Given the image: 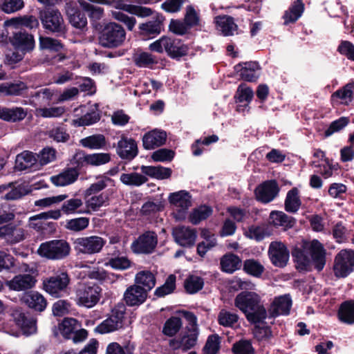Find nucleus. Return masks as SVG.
Masks as SVG:
<instances>
[{
    "label": "nucleus",
    "instance_id": "1a4fd4ad",
    "mask_svg": "<svg viewBox=\"0 0 354 354\" xmlns=\"http://www.w3.org/2000/svg\"><path fill=\"white\" fill-rule=\"evenodd\" d=\"M40 19L44 28L49 32L62 33L65 26L64 19L58 10L46 9L40 12Z\"/></svg>",
    "mask_w": 354,
    "mask_h": 354
},
{
    "label": "nucleus",
    "instance_id": "37998d69",
    "mask_svg": "<svg viewBox=\"0 0 354 354\" xmlns=\"http://www.w3.org/2000/svg\"><path fill=\"white\" fill-rule=\"evenodd\" d=\"M301 204L298 189L292 188L288 191L285 200V209L288 212L295 213L299 210Z\"/></svg>",
    "mask_w": 354,
    "mask_h": 354
},
{
    "label": "nucleus",
    "instance_id": "5701e85b",
    "mask_svg": "<svg viewBox=\"0 0 354 354\" xmlns=\"http://www.w3.org/2000/svg\"><path fill=\"white\" fill-rule=\"evenodd\" d=\"M147 292L141 286L133 285L129 287L124 294V299L128 306H138L147 299Z\"/></svg>",
    "mask_w": 354,
    "mask_h": 354
},
{
    "label": "nucleus",
    "instance_id": "0e129e2a",
    "mask_svg": "<svg viewBox=\"0 0 354 354\" xmlns=\"http://www.w3.org/2000/svg\"><path fill=\"white\" fill-rule=\"evenodd\" d=\"M64 112L65 108L64 106L40 107L36 109V114L43 118L60 117Z\"/></svg>",
    "mask_w": 354,
    "mask_h": 354
},
{
    "label": "nucleus",
    "instance_id": "b1692460",
    "mask_svg": "<svg viewBox=\"0 0 354 354\" xmlns=\"http://www.w3.org/2000/svg\"><path fill=\"white\" fill-rule=\"evenodd\" d=\"M85 209L86 214H90L93 212H97L100 208L106 207L109 205L110 198L109 194L102 192L97 195H91L85 197Z\"/></svg>",
    "mask_w": 354,
    "mask_h": 354
},
{
    "label": "nucleus",
    "instance_id": "c03bdc74",
    "mask_svg": "<svg viewBox=\"0 0 354 354\" xmlns=\"http://www.w3.org/2000/svg\"><path fill=\"white\" fill-rule=\"evenodd\" d=\"M304 10L303 3L300 0L295 1L284 14L285 24L295 22L301 16Z\"/></svg>",
    "mask_w": 354,
    "mask_h": 354
},
{
    "label": "nucleus",
    "instance_id": "9b49d317",
    "mask_svg": "<svg viewBox=\"0 0 354 354\" xmlns=\"http://www.w3.org/2000/svg\"><path fill=\"white\" fill-rule=\"evenodd\" d=\"M158 243V237L155 232L148 231L140 235L131 244L133 252L149 254L153 252Z\"/></svg>",
    "mask_w": 354,
    "mask_h": 354
},
{
    "label": "nucleus",
    "instance_id": "ea45409f",
    "mask_svg": "<svg viewBox=\"0 0 354 354\" xmlns=\"http://www.w3.org/2000/svg\"><path fill=\"white\" fill-rule=\"evenodd\" d=\"M141 171L145 175L158 180L169 178L171 174V169L162 166H142Z\"/></svg>",
    "mask_w": 354,
    "mask_h": 354
},
{
    "label": "nucleus",
    "instance_id": "c9c22d12",
    "mask_svg": "<svg viewBox=\"0 0 354 354\" xmlns=\"http://www.w3.org/2000/svg\"><path fill=\"white\" fill-rule=\"evenodd\" d=\"M5 26L19 28L24 26L28 28H36L39 25L37 19L33 16L13 17L4 23Z\"/></svg>",
    "mask_w": 354,
    "mask_h": 354
},
{
    "label": "nucleus",
    "instance_id": "3c124183",
    "mask_svg": "<svg viewBox=\"0 0 354 354\" xmlns=\"http://www.w3.org/2000/svg\"><path fill=\"white\" fill-rule=\"evenodd\" d=\"M218 324L224 327L233 328L238 322L239 316L234 313L222 309L218 315Z\"/></svg>",
    "mask_w": 354,
    "mask_h": 354
},
{
    "label": "nucleus",
    "instance_id": "aec40b11",
    "mask_svg": "<svg viewBox=\"0 0 354 354\" xmlns=\"http://www.w3.org/2000/svg\"><path fill=\"white\" fill-rule=\"evenodd\" d=\"M279 187L275 180H268L259 185L255 190L257 200L268 203L278 194Z\"/></svg>",
    "mask_w": 354,
    "mask_h": 354
},
{
    "label": "nucleus",
    "instance_id": "473e14b6",
    "mask_svg": "<svg viewBox=\"0 0 354 354\" xmlns=\"http://www.w3.org/2000/svg\"><path fill=\"white\" fill-rule=\"evenodd\" d=\"M61 210L67 215L69 214H86L83 201L79 198H72L66 201L62 205Z\"/></svg>",
    "mask_w": 354,
    "mask_h": 354
},
{
    "label": "nucleus",
    "instance_id": "72a5a7b5",
    "mask_svg": "<svg viewBox=\"0 0 354 354\" xmlns=\"http://www.w3.org/2000/svg\"><path fill=\"white\" fill-rule=\"evenodd\" d=\"M54 95V91L48 88H41L30 95V104L35 107L39 108L48 104Z\"/></svg>",
    "mask_w": 354,
    "mask_h": 354
},
{
    "label": "nucleus",
    "instance_id": "864d4df0",
    "mask_svg": "<svg viewBox=\"0 0 354 354\" xmlns=\"http://www.w3.org/2000/svg\"><path fill=\"white\" fill-rule=\"evenodd\" d=\"M46 135L57 142H66L70 139V135L63 126H56L50 129Z\"/></svg>",
    "mask_w": 354,
    "mask_h": 354
},
{
    "label": "nucleus",
    "instance_id": "bb28decb",
    "mask_svg": "<svg viewBox=\"0 0 354 354\" xmlns=\"http://www.w3.org/2000/svg\"><path fill=\"white\" fill-rule=\"evenodd\" d=\"M167 43L168 46L166 47L165 52L173 59H180L188 53V46L183 44L180 39L168 37Z\"/></svg>",
    "mask_w": 354,
    "mask_h": 354
},
{
    "label": "nucleus",
    "instance_id": "e433bc0d",
    "mask_svg": "<svg viewBox=\"0 0 354 354\" xmlns=\"http://www.w3.org/2000/svg\"><path fill=\"white\" fill-rule=\"evenodd\" d=\"M136 285L141 286L147 292L150 291L156 285L154 274L148 270L139 272L135 277Z\"/></svg>",
    "mask_w": 354,
    "mask_h": 354
},
{
    "label": "nucleus",
    "instance_id": "a211bd4d",
    "mask_svg": "<svg viewBox=\"0 0 354 354\" xmlns=\"http://www.w3.org/2000/svg\"><path fill=\"white\" fill-rule=\"evenodd\" d=\"M268 253L272 263L274 265H286L289 260V251L281 241H272L270 244Z\"/></svg>",
    "mask_w": 354,
    "mask_h": 354
},
{
    "label": "nucleus",
    "instance_id": "39448f33",
    "mask_svg": "<svg viewBox=\"0 0 354 354\" xmlns=\"http://www.w3.org/2000/svg\"><path fill=\"white\" fill-rule=\"evenodd\" d=\"M168 201L172 209V215L176 220L183 221L187 215V211L192 205V196L185 190L169 194Z\"/></svg>",
    "mask_w": 354,
    "mask_h": 354
},
{
    "label": "nucleus",
    "instance_id": "a18cd8bd",
    "mask_svg": "<svg viewBox=\"0 0 354 354\" xmlns=\"http://www.w3.org/2000/svg\"><path fill=\"white\" fill-rule=\"evenodd\" d=\"M80 6L88 13L91 20L99 21L104 16V9L101 7L94 6L84 0H78Z\"/></svg>",
    "mask_w": 354,
    "mask_h": 354
},
{
    "label": "nucleus",
    "instance_id": "2eb2a0df",
    "mask_svg": "<svg viewBox=\"0 0 354 354\" xmlns=\"http://www.w3.org/2000/svg\"><path fill=\"white\" fill-rule=\"evenodd\" d=\"M10 41L16 50L23 53L31 52L35 46L33 35L21 30L13 32Z\"/></svg>",
    "mask_w": 354,
    "mask_h": 354
},
{
    "label": "nucleus",
    "instance_id": "ddd939ff",
    "mask_svg": "<svg viewBox=\"0 0 354 354\" xmlns=\"http://www.w3.org/2000/svg\"><path fill=\"white\" fill-rule=\"evenodd\" d=\"M124 314L123 307H122V309L114 308L112 310L111 315L99 324L95 328V331L100 334H104L119 329L122 326Z\"/></svg>",
    "mask_w": 354,
    "mask_h": 354
},
{
    "label": "nucleus",
    "instance_id": "680f3d73",
    "mask_svg": "<svg viewBox=\"0 0 354 354\" xmlns=\"http://www.w3.org/2000/svg\"><path fill=\"white\" fill-rule=\"evenodd\" d=\"M89 225V218L87 217H79L68 220L66 228L73 232H80L86 229Z\"/></svg>",
    "mask_w": 354,
    "mask_h": 354
},
{
    "label": "nucleus",
    "instance_id": "412c9836",
    "mask_svg": "<svg viewBox=\"0 0 354 354\" xmlns=\"http://www.w3.org/2000/svg\"><path fill=\"white\" fill-rule=\"evenodd\" d=\"M292 306V299L289 295H284L274 298L269 313L271 317L279 315H288Z\"/></svg>",
    "mask_w": 354,
    "mask_h": 354
},
{
    "label": "nucleus",
    "instance_id": "de8ad7c7",
    "mask_svg": "<svg viewBox=\"0 0 354 354\" xmlns=\"http://www.w3.org/2000/svg\"><path fill=\"white\" fill-rule=\"evenodd\" d=\"M354 97V84H348L342 88L337 90L332 95V98H338L342 104H348Z\"/></svg>",
    "mask_w": 354,
    "mask_h": 354
},
{
    "label": "nucleus",
    "instance_id": "f03ea898",
    "mask_svg": "<svg viewBox=\"0 0 354 354\" xmlns=\"http://www.w3.org/2000/svg\"><path fill=\"white\" fill-rule=\"evenodd\" d=\"M292 257L297 266H309L312 262L318 266L325 264V250L317 240L310 242L304 241L300 246H296L292 250Z\"/></svg>",
    "mask_w": 354,
    "mask_h": 354
},
{
    "label": "nucleus",
    "instance_id": "052dcab7",
    "mask_svg": "<svg viewBox=\"0 0 354 354\" xmlns=\"http://www.w3.org/2000/svg\"><path fill=\"white\" fill-rule=\"evenodd\" d=\"M39 48L50 51L59 52L63 49L62 44L57 39L48 37L40 36L39 39Z\"/></svg>",
    "mask_w": 354,
    "mask_h": 354
},
{
    "label": "nucleus",
    "instance_id": "09e8293b",
    "mask_svg": "<svg viewBox=\"0 0 354 354\" xmlns=\"http://www.w3.org/2000/svg\"><path fill=\"white\" fill-rule=\"evenodd\" d=\"M133 61L137 66L140 68H151L157 63L155 57L147 52L135 53L133 56Z\"/></svg>",
    "mask_w": 354,
    "mask_h": 354
},
{
    "label": "nucleus",
    "instance_id": "49530a36",
    "mask_svg": "<svg viewBox=\"0 0 354 354\" xmlns=\"http://www.w3.org/2000/svg\"><path fill=\"white\" fill-rule=\"evenodd\" d=\"M212 214V209L210 207L201 205L192 211L189 216V220L192 224L197 225L208 218Z\"/></svg>",
    "mask_w": 354,
    "mask_h": 354
},
{
    "label": "nucleus",
    "instance_id": "c756f323",
    "mask_svg": "<svg viewBox=\"0 0 354 354\" xmlns=\"http://www.w3.org/2000/svg\"><path fill=\"white\" fill-rule=\"evenodd\" d=\"M270 222L274 227L286 230L294 225L295 219L283 212L272 211L270 214Z\"/></svg>",
    "mask_w": 354,
    "mask_h": 354
},
{
    "label": "nucleus",
    "instance_id": "338daca9",
    "mask_svg": "<svg viewBox=\"0 0 354 354\" xmlns=\"http://www.w3.org/2000/svg\"><path fill=\"white\" fill-rule=\"evenodd\" d=\"M266 232L264 226L251 225L245 231L244 234L250 239L259 241L268 235Z\"/></svg>",
    "mask_w": 354,
    "mask_h": 354
},
{
    "label": "nucleus",
    "instance_id": "9d476101",
    "mask_svg": "<svg viewBox=\"0 0 354 354\" xmlns=\"http://www.w3.org/2000/svg\"><path fill=\"white\" fill-rule=\"evenodd\" d=\"M105 243L102 237L91 236L76 239L74 245L77 252L91 254L100 252Z\"/></svg>",
    "mask_w": 354,
    "mask_h": 354
},
{
    "label": "nucleus",
    "instance_id": "6ab92c4d",
    "mask_svg": "<svg viewBox=\"0 0 354 354\" xmlns=\"http://www.w3.org/2000/svg\"><path fill=\"white\" fill-rule=\"evenodd\" d=\"M116 151L122 159L132 160L138 155L137 143L131 138L122 136L118 142Z\"/></svg>",
    "mask_w": 354,
    "mask_h": 354
},
{
    "label": "nucleus",
    "instance_id": "20e7f679",
    "mask_svg": "<svg viewBox=\"0 0 354 354\" xmlns=\"http://www.w3.org/2000/svg\"><path fill=\"white\" fill-rule=\"evenodd\" d=\"M126 39L124 28L115 22H109L103 28L100 37V44L105 48H117L123 44Z\"/></svg>",
    "mask_w": 354,
    "mask_h": 354
},
{
    "label": "nucleus",
    "instance_id": "13d9d810",
    "mask_svg": "<svg viewBox=\"0 0 354 354\" xmlns=\"http://www.w3.org/2000/svg\"><path fill=\"white\" fill-rule=\"evenodd\" d=\"M203 279L195 275L188 277L184 283L185 289L189 294H194L198 292L203 288Z\"/></svg>",
    "mask_w": 354,
    "mask_h": 354
},
{
    "label": "nucleus",
    "instance_id": "c85d7f7f",
    "mask_svg": "<svg viewBox=\"0 0 354 354\" xmlns=\"http://www.w3.org/2000/svg\"><path fill=\"white\" fill-rule=\"evenodd\" d=\"M0 238L7 241L15 243L22 241L24 239V230L21 228L15 227L9 224L0 227Z\"/></svg>",
    "mask_w": 354,
    "mask_h": 354
},
{
    "label": "nucleus",
    "instance_id": "69168bd1",
    "mask_svg": "<svg viewBox=\"0 0 354 354\" xmlns=\"http://www.w3.org/2000/svg\"><path fill=\"white\" fill-rule=\"evenodd\" d=\"M335 266H354V252L351 250H342L335 257Z\"/></svg>",
    "mask_w": 354,
    "mask_h": 354
},
{
    "label": "nucleus",
    "instance_id": "f8f14e48",
    "mask_svg": "<svg viewBox=\"0 0 354 354\" xmlns=\"http://www.w3.org/2000/svg\"><path fill=\"white\" fill-rule=\"evenodd\" d=\"M69 278L66 272H62L59 275L50 277L44 281L45 290L54 297H60L65 292L69 283Z\"/></svg>",
    "mask_w": 354,
    "mask_h": 354
},
{
    "label": "nucleus",
    "instance_id": "7c9ffc66",
    "mask_svg": "<svg viewBox=\"0 0 354 354\" xmlns=\"http://www.w3.org/2000/svg\"><path fill=\"white\" fill-rule=\"evenodd\" d=\"M214 21L218 30L224 36L232 35L237 29V26L232 17L223 15L215 17Z\"/></svg>",
    "mask_w": 354,
    "mask_h": 354
},
{
    "label": "nucleus",
    "instance_id": "79ce46f5",
    "mask_svg": "<svg viewBox=\"0 0 354 354\" xmlns=\"http://www.w3.org/2000/svg\"><path fill=\"white\" fill-rule=\"evenodd\" d=\"M80 144L86 148L91 149H100L105 147L106 144V138L102 134H94L80 141Z\"/></svg>",
    "mask_w": 354,
    "mask_h": 354
},
{
    "label": "nucleus",
    "instance_id": "0eeeda50",
    "mask_svg": "<svg viewBox=\"0 0 354 354\" xmlns=\"http://www.w3.org/2000/svg\"><path fill=\"white\" fill-rule=\"evenodd\" d=\"M69 244L64 240H53L40 245L38 254L49 259H62L69 254Z\"/></svg>",
    "mask_w": 354,
    "mask_h": 354
},
{
    "label": "nucleus",
    "instance_id": "a878e982",
    "mask_svg": "<svg viewBox=\"0 0 354 354\" xmlns=\"http://www.w3.org/2000/svg\"><path fill=\"white\" fill-rule=\"evenodd\" d=\"M237 71L240 73L241 78L248 82H254L259 76L260 67L257 62H250L239 64L235 66Z\"/></svg>",
    "mask_w": 354,
    "mask_h": 354
},
{
    "label": "nucleus",
    "instance_id": "2f4dec72",
    "mask_svg": "<svg viewBox=\"0 0 354 354\" xmlns=\"http://www.w3.org/2000/svg\"><path fill=\"white\" fill-rule=\"evenodd\" d=\"M27 111L21 107H0V119L8 122H17L24 120Z\"/></svg>",
    "mask_w": 354,
    "mask_h": 354
},
{
    "label": "nucleus",
    "instance_id": "5fc2aeb1",
    "mask_svg": "<svg viewBox=\"0 0 354 354\" xmlns=\"http://www.w3.org/2000/svg\"><path fill=\"white\" fill-rule=\"evenodd\" d=\"M97 179L98 180L97 182L92 183L84 191V194L85 197H88L91 195H97L96 194L105 189L107 186V183L112 180L110 178L105 176H99Z\"/></svg>",
    "mask_w": 354,
    "mask_h": 354
},
{
    "label": "nucleus",
    "instance_id": "58836bf2",
    "mask_svg": "<svg viewBox=\"0 0 354 354\" xmlns=\"http://www.w3.org/2000/svg\"><path fill=\"white\" fill-rule=\"evenodd\" d=\"M77 322L73 318H64L59 324L58 328H55L53 333L55 336L60 333L64 338L71 339L72 334L76 328Z\"/></svg>",
    "mask_w": 354,
    "mask_h": 354
},
{
    "label": "nucleus",
    "instance_id": "393cba45",
    "mask_svg": "<svg viewBox=\"0 0 354 354\" xmlns=\"http://www.w3.org/2000/svg\"><path fill=\"white\" fill-rule=\"evenodd\" d=\"M167 135L165 131L153 130L143 136V147L146 149H153L165 144Z\"/></svg>",
    "mask_w": 354,
    "mask_h": 354
},
{
    "label": "nucleus",
    "instance_id": "4c0bfd02",
    "mask_svg": "<svg viewBox=\"0 0 354 354\" xmlns=\"http://www.w3.org/2000/svg\"><path fill=\"white\" fill-rule=\"evenodd\" d=\"M339 319L347 324H354V301L343 302L338 310Z\"/></svg>",
    "mask_w": 354,
    "mask_h": 354
},
{
    "label": "nucleus",
    "instance_id": "4be33fe9",
    "mask_svg": "<svg viewBox=\"0 0 354 354\" xmlns=\"http://www.w3.org/2000/svg\"><path fill=\"white\" fill-rule=\"evenodd\" d=\"M76 2H68L66 6V12L71 25L77 28H83L87 24V19L78 8Z\"/></svg>",
    "mask_w": 354,
    "mask_h": 354
},
{
    "label": "nucleus",
    "instance_id": "f704fd0d",
    "mask_svg": "<svg viewBox=\"0 0 354 354\" xmlns=\"http://www.w3.org/2000/svg\"><path fill=\"white\" fill-rule=\"evenodd\" d=\"M28 306L37 311H43L46 307V301L38 292H30L23 297Z\"/></svg>",
    "mask_w": 354,
    "mask_h": 354
},
{
    "label": "nucleus",
    "instance_id": "f257e3e1",
    "mask_svg": "<svg viewBox=\"0 0 354 354\" xmlns=\"http://www.w3.org/2000/svg\"><path fill=\"white\" fill-rule=\"evenodd\" d=\"M234 305L245 314L250 323H260L267 317L266 310L261 303L260 297L254 292L245 291L237 295Z\"/></svg>",
    "mask_w": 354,
    "mask_h": 354
},
{
    "label": "nucleus",
    "instance_id": "4468645a",
    "mask_svg": "<svg viewBox=\"0 0 354 354\" xmlns=\"http://www.w3.org/2000/svg\"><path fill=\"white\" fill-rule=\"evenodd\" d=\"M31 274H22L16 275L11 280L6 281V286L12 290L24 291L32 288L37 281L35 276L37 275L36 269L29 270Z\"/></svg>",
    "mask_w": 354,
    "mask_h": 354
},
{
    "label": "nucleus",
    "instance_id": "6e6d98bb",
    "mask_svg": "<svg viewBox=\"0 0 354 354\" xmlns=\"http://www.w3.org/2000/svg\"><path fill=\"white\" fill-rule=\"evenodd\" d=\"M176 276L170 274L166 279L165 283L157 288L155 290V295L158 297H162L171 294L176 288Z\"/></svg>",
    "mask_w": 354,
    "mask_h": 354
},
{
    "label": "nucleus",
    "instance_id": "603ef678",
    "mask_svg": "<svg viewBox=\"0 0 354 354\" xmlns=\"http://www.w3.org/2000/svg\"><path fill=\"white\" fill-rule=\"evenodd\" d=\"M140 33L145 36L157 35L161 32V22L158 19L140 24Z\"/></svg>",
    "mask_w": 354,
    "mask_h": 354
},
{
    "label": "nucleus",
    "instance_id": "dca6fc26",
    "mask_svg": "<svg viewBox=\"0 0 354 354\" xmlns=\"http://www.w3.org/2000/svg\"><path fill=\"white\" fill-rule=\"evenodd\" d=\"M172 235L178 245L183 247H192L196 242L197 232L194 228L180 225L173 229Z\"/></svg>",
    "mask_w": 354,
    "mask_h": 354
},
{
    "label": "nucleus",
    "instance_id": "a19ab883",
    "mask_svg": "<svg viewBox=\"0 0 354 354\" xmlns=\"http://www.w3.org/2000/svg\"><path fill=\"white\" fill-rule=\"evenodd\" d=\"M36 161L37 158L33 153L25 151L17 156L15 168L17 170L23 171L30 168Z\"/></svg>",
    "mask_w": 354,
    "mask_h": 354
},
{
    "label": "nucleus",
    "instance_id": "f3484780",
    "mask_svg": "<svg viewBox=\"0 0 354 354\" xmlns=\"http://www.w3.org/2000/svg\"><path fill=\"white\" fill-rule=\"evenodd\" d=\"M12 317L16 324L21 328L24 335L28 336L37 331L36 320L27 317L19 308L12 310Z\"/></svg>",
    "mask_w": 354,
    "mask_h": 354
},
{
    "label": "nucleus",
    "instance_id": "4d7b16f0",
    "mask_svg": "<svg viewBox=\"0 0 354 354\" xmlns=\"http://www.w3.org/2000/svg\"><path fill=\"white\" fill-rule=\"evenodd\" d=\"M182 327V321L178 317H171L166 321L162 333L169 337L175 335Z\"/></svg>",
    "mask_w": 354,
    "mask_h": 354
},
{
    "label": "nucleus",
    "instance_id": "e2e57ef3",
    "mask_svg": "<svg viewBox=\"0 0 354 354\" xmlns=\"http://www.w3.org/2000/svg\"><path fill=\"white\" fill-rule=\"evenodd\" d=\"M264 320L260 323L254 324L255 326L253 330L254 337L260 342L267 341L272 336V332L269 326L263 325Z\"/></svg>",
    "mask_w": 354,
    "mask_h": 354
},
{
    "label": "nucleus",
    "instance_id": "6e6552de",
    "mask_svg": "<svg viewBox=\"0 0 354 354\" xmlns=\"http://www.w3.org/2000/svg\"><path fill=\"white\" fill-rule=\"evenodd\" d=\"M128 0H93V3L105 5L111 8L125 11L139 17H147L152 15L151 8L128 3Z\"/></svg>",
    "mask_w": 354,
    "mask_h": 354
},
{
    "label": "nucleus",
    "instance_id": "cd10ccee",
    "mask_svg": "<svg viewBox=\"0 0 354 354\" xmlns=\"http://www.w3.org/2000/svg\"><path fill=\"white\" fill-rule=\"evenodd\" d=\"M78 176L79 172L77 169L69 168L58 175L51 176L50 180L55 186L64 187L75 182Z\"/></svg>",
    "mask_w": 354,
    "mask_h": 354
},
{
    "label": "nucleus",
    "instance_id": "bf43d9fd",
    "mask_svg": "<svg viewBox=\"0 0 354 354\" xmlns=\"http://www.w3.org/2000/svg\"><path fill=\"white\" fill-rule=\"evenodd\" d=\"M25 6L24 0H1L0 10L6 14L21 10Z\"/></svg>",
    "mask_w": 354,
    "mask_h": 354
},
{
    "label": "nucleus",
    "instance_id": "423d86ee",
    "mask_svg": "<svg viewBox=\"0 0 354 354\" xmlns=\"http://www.w3.org/2000/svg\"><path fill=\"white\" fill-rule=\"evenodd\" d=\"M101 292V288L95 283H81L76 291L77 302L86 308H92L99 301Z\"/></svg>",
    "mask_w": 354,
    "mask_h": 354
},
{
    "label": "nucleus",
    "instance_id": "774afa93",
    "mask_svg": "<svg viewBox=\"0 0 354 354\" xmlns=\"http://www.w3.org/2000/svg\"><path fill=\"white\" fill-rule=\"evenodd\" d=\"M234 354H254L252 342L247 339H241L234 343L232 346Z\"/></svg>",
    "mask_w": 354,
    "mask_h": 354
},
{
    "label": "nucleus",
    "instance_id": "7ed1b4c3",
    "mask_svg": "<svg viewBox=\"0 0 354 354\" xmlns=\"http://www.w3.org/2000/svg\"><path fill=\"white\" fill-rule=\"evenodd\" d=\"M184 317L189 322L186 330L178 339H172L169 341V346L174 349H183L187 351L193 348L197 343L199 335V328L197 324V317L192 312H185Z\"/></svg>",
    "mask_w": 354,
    "mask_h": 354
},
{
    "label": "nucleus",
    "instance_id": "8fccbe9b",
    "mask_svg": "<svg viewBox=\"0 0 354 354\" xmlns=\"http://www.w3.org/2000/svg\"><path fill=\"white\" fill-rule=\"evenodd\" d=\"M120 180L123 184L133 187H139L147 181L145 176L136 172L122 174Z\"/></svg>",
    "mask_w": 354,
    "mask_h": 354
}]
</instances>
